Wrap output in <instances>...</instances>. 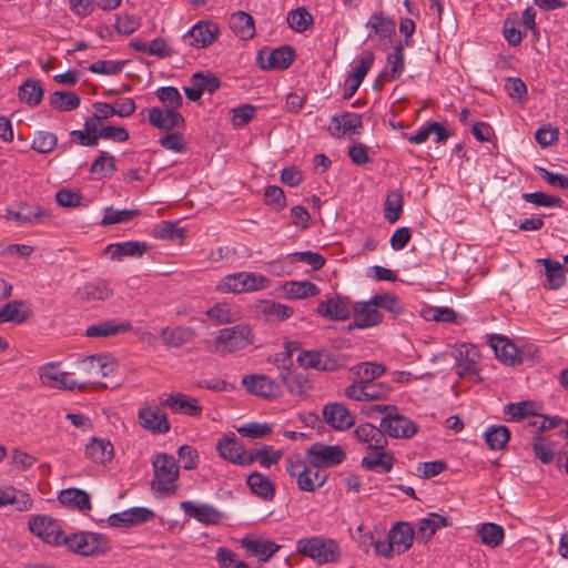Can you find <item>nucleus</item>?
Returning <instances> with one entry per match:
<instances>
[{
    "mask_svg": "<svg viewBox=\"0 0 568 568\" xmlns=\"http://www.w3.org/2000/svg\"><path fill=\"white\" fill-rule=\"evenodd\" d=\"M255 335L248 324L241 323L217 331L213 351L225 355L240 352L254 343Z\"/></svg>",
    "mask_w": 568,
    "mask_h": 568,
    "instance_id": "1",
    "label": "nucleus"
},
{
    "mask_svg": "<svg viewBox=\"0 0 568 568\" xmlns=\"http://www.w3.org/2000/svg\"><path fill=\"white\" fill-rule=\"evenodd\" d=\"M62 542L68 550L83 557H98L110 550L109 539L104 535L93 531L65 535Z\"/></svg>",
    "mask_w": 568,
    "mask_h": 568,
    "instance_id": "2",
    "label": "nucleus"
},
{
    "mask_svg": "<svg viewBox=\"0 0 568 568\" xmlns=\"http://www.w3.org/2000/svg\"><path fill=\"white\" fill-rule=\"evenodd\" d=\"M296 548L301 555L310 557L318 564L336 561L341 556L337 542L321 536L300 539Z\"/></svg>",
    "mask_w": 568,
    "mask_h": 568,
    "instance_id": "3",
    "label": "nucleus"
},
{
    "mask_svg": "<svg viewBox=\"0 0 568 568\" xmlns=\"http://www.w3.org/2000/svg\"><path fill=\"white\" fill-rule=\"evenodd\" d=\"M154 479L152 481L153 489L172 494L175 491V485L179 477V467L172 455L160 454L153 460Z\"/></svg>",
    "mask_w": 568,
    "mask_h": 568,
    "instance_id": "4",
    "label": "nucleus"
},
{
    "mask_svg": "<svg viewBox=\"0 0 568 568\" xmlns=\"http://www.w3.org/2000/svg\"><path fill=\"white\" fill-rule=\"evenodd\" d=\"M28 525L29 530L44 542L62 546V539L65 537V534L61 530L57 520L45 515H37L29 519Z\"/></svg>",
    "mask_w": 568,
    "mask_h": 568,
    "instance_id": "5",
    "label": "nucleus"
},
{
    "mask_svg": "<svg viewBox=\"0 0 568 568\" xmlns=\"http://www.w3.org/2000/svg\"><path fill=\"white\" fill-rule=\"evenodd\" d=\"M311 466L314 468L339 465L346 458V453L337 445L316 443L307 450Z\"/></svg>",
    "mask_w": 568,
    "mask_h": 568,
    "instance_id": "6",
    "label": "nucleus"
},
{
    "mask_svg": "<svg viewBox=\"0 0 568 568\" xmlns=\"http://www.w3.org/2000/svg\"><path fill=\"white\" fill-rule=\"evenodd\" d=\"M267 282L265 276L242 272L227 275L220 287L223 292L241 293L264 288Z\"/></svg>",
    "mask_w": 568,
    "mask_h": 568,
    "instance_id": "7",
    "label": "nucleus"
},
{
    "mask_svg": "<svg viewBox=\"0 0 568 568\" xmlns=\"http://www.w3.org/2000/svg\"><path fill=\"white\" fill-rule=\"evenodd\" d=\"M242 386L252 395L272 399L281 394V386L274 379L262 374L245 375L242 378Z\"/></svg>",
    "mask_w": 568,
    "mask_h": 568,
    "instance_id": "8",
    "label": "nucleus"
},
{
    "mask_svg": "<svg viewBox=\"0 0 568 568\" xmlns=\"http://www.w3.org/2000/svg\"><path fill=\"white\" fill-rule=\"evenodd\" d=\"M456 373L460 377H469L473 381L478 378L477 361L479 358L478 349L473 344H462L456 348Z\"/></svg>",
    "mask_w": 568,
    "mask_h": 568,
    "instance_id": "9",
    "label": "nucleus"
},
{
    "mask_svg": "<svg viewBox=\"0 0 568 568\" xmlns=\"http://www.w3.org/2000/svg\"><path fill=\"white\" fill-rule=\"evenodd\" d=\"M381 427L393 438H410L417 430V425L408 417L399 415L396 412L389 413L381 420Z\"/></svg>",
    "mask_w": 568,
    "mask_h": 568,
    "instance_id": "10",
    "label": "nucleus"
},
{
    "mask_svg": "<svg viewBox=\"0 0 568 568\" xmlns=\"http://www.w3.org/2000/svg\"><path fill=\"white\" fill-rule=\"evenodd\" d=\"M353 305L347 296L334 294L317 305V313L333 321H345L349 317Z\"/></svg>",
    "mask_w": 568,
    "mask_h": 568,
    "instance_id": "11",
    "label": "nucleus"
},
{
    "mask_svg": "<svg viewBox=\"0 0 568 568\" xmlns=\"http://www.w3.org/2000/svg\"><path fill=\"white\" fill-rule=\"evenodd\" d=\"M354 321L348 325V331L353 327L367 328L376 326L383 321V314L372 303V298L365 302H356L353 305Z\"/></svg>",
    "mask_w": 568,
    "mask_h": 568,
    "instance_id": "12",
    "label": "nucleus"
},
{
    "mask_svg": "<svg viewBox=\"0 0 568 568\" xmlns=\"http://www.w3.org/2000/svg\"><path fill=\"white\" fill-rule=\"evenodd\" d=\"M220 34L216 23L211 21H199L184 36L183 40L195 48H205L213 43Z\"/></svg>",
    "mask_w": 568,
    "mask_h": 568,
    "instance_id": "13",
    "label": "nucleus"
},
{
    "mask_svg": "<svg viewBox=\"0 0 568 568\" xmlns=\"http://www.w3.org/2000/svg\"><path fill=\"white\" fill-rule=\"evenodd\" d=\"M41 383L44 386L59 389L73 390L81 389L83 386L79 385L77 381L70 378L65 372L59 371L54 363H48L40 368L39 372Z\"/></svg>",
    "mask_w": 568,
    "mask_h": 568,
    "instance_id": "14",
    "label": "nucleus"
},
{
    "mask_svg": "<svg viewBox=\"0 0 568 568\" xmlns=\"http://www.w3.org/2000/svg\"><path fill=\"white\" fill-rule=\"evenodd\" d=\"M139 423L142 428L153 434H165L170 430L166 414L158 407L145 406L139 409Z\"/></svg>",
    "mask_w": 568,
    "mask_h": 568,
    "instance_id": "15",
    "label": "nucleus"
},
{
    "mask_svg": "<svg viewBox=\"0 0 568 568\" xmlns=\"http://www.w3.org/2000/svg\"><path fill=\"white\" fill-rule=\"evenodd\" d=\"M149 123L159 130L171 131L174 128H182L185 123L179 111L151 108L149 110Z\"/></svg>",
    "mask_w": 568,
    "mask_h": 568,
    "instance_id": "16",
    "label": "nucleus"
},
{
    "mask_svg": "<svg viewBox=\"0 0 568 568\" xmlns=\"http://www.w3.org/2000/svg\"><path fill=\"white\" fill-rule=\"evenodd\" d=\"M363 128L362 116L354 112H343L334 115L331 120L329 132L333 136H342L344 134H359Z\"/></svg>",
    "mask_w": 568,
    "mask_h": 568,
    "instance_id": "17",
    "label": "nucleus"
},
{
    "mask_svg": "<svg viewBox=\"0 0 568 568\" xmlns=\"http://www.w3.org/2000/svg\"><path fill=\"white\" fill-rule=\"evenodd\" d=\"M161 405L168 407L173 413L185 414L189 416H200L203 410L196 398L190 397L183 393L170 394Z\"/></svg>",
    "mask_w": 568,
    "mask_h": 568,
    "instance_id": "18",
    "label": "nucleus"
},
{
    "mask_svg": "<svg viewBox=\"0 0 568 568\" xmlns=\"http://www.w3.org/2000/svg\"><path fill=\"white\" fill-rule=\"evenodd\" d=\"M323 417L334 429H347L355 423L354 416L351 412L338 403L325 405L323 408Z\"/></svg>",
    "mask_w": 568,
    "mask_h": 568,
    "instance_id": "19",
    "label": "nucleus"
},
{
    "mask_svg": "<svg viewBox=\"0 0 568 568\" xmlns=\"http://www.w3.org/2000/svg\"><path fill=\"white\" fill-rule=\"evenodd\" d=\"M180 508L185 513V515L193 517L205 525L219 524L222 518V514L216 508L207 504L195 505L193 501L184 500L180 504Z\"/></svg>",
    "mask_w": 568,
    "mask_h": 568,
    "instance_id": "20",
    "label": "nucleus"
},
{
    "mask_svg": "<svg viewBox=\"0 0 568 568\" xmlns=\"http://www.w3.org/2000/svg\"><path fill=\"white\" fill-rule=\"evenodd\" d=\"M149 246L145 242L126 241L120 243H111L105 247V253L111 260L122 261L124 257H141L148 252Z\"/></svg>",
    "mask_w": 568,
    "mask_h": 568,
    "instance_id": "21",
    "label": "nucleus"
},
{
    "mask_svg": "<svg viewBox=\"0 0 568 568\" xmlns=\"http://www.w3.org/2000/svg\"><path fill=\"white\" fill-rule=\"evenodd\" d=\"M489 344L496 357L506 365L514 366L521 362L517 347L507 338L499 335H491Z\"/></svg>",
    "mask_w": 568,
    "mask_h": 568,
    "instance_id": "22",
    "label": "nucleus"
},
{
    "mask_svg": "<svg viewBox=\"0 0 568 568\" xmlns=\"http://www.w3.org/2000/svg\"><path fill=\"white\" fill-rule=\"evenodd\" d=\"M12 505L18 511H28L32 508L33 501L30 495L13 486H0V508Z\"/></svg>",
    "mask_w": 568,
    "mask_h": 568,
    "instance_id": "23",
    "label": "nucleus"
},
{
    "mask_svg": "<svg viewBox=\"0 0 568 568\" xmlns=\"http://www.w3.org/2000/svg\"><path fill=\"white\" fill-rule=\"evenodd\" d=\"M114 455L113 445L109 439L92 437L85 446V456L95 464H106Z\"/></svg>",
    "mask_w": 568,
    "mask_h": 568,
    "instance_id": "24",
    "label": "nucleus"
},
{
    "mask_svg": "<svg viewBox=\"0 0 568 568\" xmlns=\"http://www.w3.org/2000/svg\"><path fill=\"white\" fill-rule=\"evenodd\" d=\"M75 295L83 302L105 301L112 296V290L105 281L97 280L83 284L77 290Z\"/></svg>",
    "mask_w": 568,
    "mask_h": 568,
    "instance_id": "25",
    "label": "nucleus"
},
{
    "mask_svg": "<svg viewBox=\"0 0 568 568\" xmlns=\"http://www.w3.org/2000/svg\"><path fill=\"white\" fill-rule=\"evenodd\" d=\"M244 446L236 438L234 433H229L216 443V450L221 458L237 464L243 453Z\"/></svg>",
    "mask_w": 568,
    "mask_h": 568,
    "instance_id": "26",
    "label": "nucleus"
},
{
    "mask_svg": "<svg viewBox=\"0 0 568 568\" xmlns=\"http://www.w3.org/2000/svg\"><path fill=\"white\" fill-rule=\"evenodd\" d=\"M280 377L287 392L293 396H303L312 389L310 379L303 373L286 369L281 371Z\"/></svg>",
    "mask_w": 568,
    "mask_h": 568,
    "instance_id": "27",
    "label": "nucleus"
},
{
    "mask_svg": "<svg viewBox=\"0 0 568 568\" xmlns=\"http://www.w3.org/2000/svg\"><path fill=\"white\" fill-rule=\"evenodd\" d=\"M194 336V329L189 326L164 327L160 333L162 342L169 347H181L192 341Z\"/></svg>",
    "mask_w": 568,
    "mask_h": 568,
    "instance_id": "28",
    "label": "nucleus"
},
{
    "mask_svg": "<svg viewBox=\"0 0 568 568\" xmlns=\"http://www.w3.org/2000/svg\"><path fill=\"white\" fill-rule=\"evenodd\" d=\"M387 535L396 551L403 554L412 547L415 531L408 523H397Z\"/></svg>",
    "mask_w": 568,
    "mask_h": 568,
    "instance_id": "29",
    "label": "nucleus"
},
{
    "mask_svg": "<svg viewBox=\"0 0 568 568\" xmlns=\"http://www.w3.org/2000/svg\"><path fill=\"white\" fill-rule=\"evenodd\" d=\"M246 484L251 491L265 501L273 500L275 496L274 484L263 474L254 471L246 478Z\"/></svg>",
    "mask_w": 568,
    "mask_h": 568,
    "instance_id": "30",
    "label": "nucleus"
},
{
    "mask_svg": "<svg viewBox=\"0 0 568 568\" xmlns=\"http://www.w3.org/2000/svg\"><path fill=\"white\" fill-rule=\"evenodd\" d=\"M130 329V323H119L115 320H108L88 326L85 329V335L88 337H109L120 333L129 332Z\"/></svg>",
    "mask_w": 568,
    "mask_h": 568,
    "instance_id": "31",
    "label": "nucleus"
},
{
    "mask_svg": "<svg viewBox=\"0 0 568 568\" xmlns=\"http://www.w3.org/2000/svg\"><path fill=\"white\" fill-rule=\"evenodd\" d=\"M30 311L23 301H11L0 307V323L21 324L29 317Z\"/></svg>",
    "mask_w": 568,
    "mask_h": 568,
    "instance_id": "32",
    "label": "nucleus"
},
{
    "mask_svg": "<svg viewBox=\"0 0 568 568\" xmlns=\"http://www.w3.org/2000/svg\"><path fill=\"white\" fill-rule=\"evenodd\" d=\"M58 499L62 505L77 508L80 511L91 509L89 494L79 488H68L61 490Z\"/></svg>",
    "mask_w": 568,
    "mask_h": 568,
    "instance_id": "33",
    "label": "nucleus"
},
{
    "mask_svg": "<svg viewBox=\"0 0 568 568\" xmlns=\"http://www.w3.org/2000/svg\"><path fill=\"white\" fill-rule=\"evenodd\" d=\"M395 458L390 453L378 452L368 454L362 459V467L367 470H374L381 474H385L392 470Z\"/></svg>",
    "mask_w": 568,
    "mask_h": 568,
    "instance_id": "34",
    "label": "nucleus"
},
{
    "mask_svg": "<svg viewBox=\"0 0 568 568\" xmlns=\"http://www.w3.org/2000/svg\"><path fill=\"white\" fill-rule=\"evenodd\" d=\"M366 27L379 39H387L395 34L396 23L383 12H375L369 17Z\"/></svg>",
    "mask_w": 568,
    "mask_h": 568,
    "instance_id": "35",
    "label": "nucleus"
},
{
    "mask_svg": "<svg viewBox=\"0 0 568 568\" xmlns=\"http://www.w3.org/2000/svg\"><path fill=\"white\" fill-rule=\"evenodd\" d=\"M242 545L251 555L258 557L263 562H266L280 549V546L275 542L263 539H243Z\"/></svg>",
    "mask_w": 568,
    "mask_h": 568,
    "instance_id": "36",
    "label": "nucleus"
},
{
    "mask_svg": "<svg viewBox=\"0 0 568 568\" xmlns=\"http://www.w3.org/2000/svg\"><path fill=\"white\" fill-rule=\"evenodd\" d=\"M206 316L216 325L232 324L239 321L240 314L226 303H217L206 311Z\"/></svg>",
    "mask_w": 568,
    "mask_h": 568,
    "instance_id": "37",
    "label": "nucleus"
},
{
    "mask_svg": "<svg viewBox=\"0 0 568 568\" xmlns=\"http://www.w3.org/2000/svg\"><path fill=\"white\" fill-rule=\"evenodd\" d=\"M231 28L243 40L252 39L255 34L254 19L244 11H237L232 16Z\"/></svg>",
    "mask_w": 568,
    "mask_h": 568,
    "instance_id": "38",
    "label": "nucleus"
},
{
    "mask_svg": "<svg viewBox=\"0 0 568 568\" xmlns=\"http://www.w3.org/2000/svg\"><path fill=\"white\" fill-rule=\"evenodd\" d=\"M326 479L327 476L322 474L318 468L303 467L302 473L298 474L297 486L303 491H314L322 487Z\"/></svg>",
    "mask_w": 568,
    "mask_h": 568,
    "instance_id": "39",
    "label": "nucleus"
},
{
    "mask_svg": "<svg viewBox=\"0 0 568 568\" xmlns=\"http://www.w3.org/2000/svg\"><path fill=\"white\" fill-rule=\"evenodd\" d=\"M284 294L287 298H306L310 296H315L320 293V288L312 282L304 281H291L286 282L283 285Z\"/></svg>",
    "mask_w": 568,
    "mask_h": 568,
    "instance_id": "40",
    "label": "nucleus"
},
{
    "mask_svg": "<svg viewBox=\"0 0 568 568\" xmlns=\"http://www.w3.org/2000/svg\"><path fill=\"white\" fill-rule=\"evenodd\" d=\"M387 63L390 65V70L384 71L381 77L387 81L399 78L405 69L403 43L399 42L394 47L393 52L387 55Z\"/></svg>",
    "mask_w": 568,
    "mask_h": 568,
    "instance_id": "41",
    "label": "nucleus"
},
{
    "mask_svg": "<svg viewBox=\"0 0 568 568\" xmlns=\"http://www.w3.org/2000/svg\"><path fill=\"white\" fill-rule=\"evenodd\" d=\"M546 271V286L550 290H558L566 283L564 268L559 262H554L549 258L539 260Z\"/></svg>",
    "mask_w": 568,
    "mask_h": 568,
    "instance_id": "42",
    "label": "nucleus"
},
{
    "mask_svg": "<svg viewBox=\"0 0 568 568\" xmlns=\"http://www.w3.org/2000/svg\"><path fill=\"white\" fill-rule=\"evenodd\" d=\"M352 372L356 375L359 384H372L374 379L382 376L385 366L373 362H364L352 367Z\"/></svg>",
    "mask_w": 568,
    "mask_h": 568,
    "instance_id": "43",
    "label": "nucleus"
},
{
    "mask_svg": "<svg viewBox=\"0 0 568 568\" xmlns=\"http://www.w3.org/2000/svg\"><path fill=\"white\" fill-rule=\"evenodd\" d=\"M18 95L22 102L36 106L43 98V88L40 81L29 79L19 87Z\"/></svg>",
    "mask_w": 568,
    "mask_h": 568,
    "instance_id": "44",
    "label": "nucleus"
},
{
    "mask_svg": "<svg viewBox=\"0 0 568 568\" xmlns=\"http://www.w3.org/2000/svg\"><path fill=\"white\" fill-rule=\"evenodd\" d=\"M477 531L481 542L491 548L499 546L505 537L503 527L494 523L483 524Z\"/></svg>",
    "mask_w": 568,
    "mask_h": 568,
    "instance_id": "45",
    "label": "nucleus"
},
{
    "mask_svg": "<svg viewBox=\"0 0 568 568\" xmlns=\"http://www.w3.org/2000/svg\"><path fill=\"white\" fill-rule=\"evenodd\" d=\"M50 104L59 111H71L79 106L80 98L74 92L55 91L49 98Z\"/></svg>",
    "mask_w": 568,
    "mask_h": 568,
    "instance_id": "46",
    "label": "nucleus"
},
{
    "mask_svg": "<svg viewBox=\"0 0 568 568\" xmlns=\"http://www.w3.org/2000/svg\"><path fill=\"white\" fill-rule=\"evenodd\" d=\"M509 429L504 425L489 426L485 432V440L490 449H501L509 440Z\"/></svg>",
    "mask_w": 568,
    "mask_h": 568,
    "instance_id": "47",
    "label": "nucleus"
},
{
    "mask_svg": "<svg viewBox=\"0 0 568 568\" xmlns=\"http://www.w3.org/2000/svg\"><path fill=\"white\" fill-rule=\"evenodd\" d=\"M520 21L516 13L509 14L503 26V33L509 45H518L526 32L519 29Z\"/></svg>",
    "mask_w": 568,
    "mask_h": 568,
    "instance_id": "48",
    "label": "nucleus"
},
{
    "mask_svg": "<svg viewBox=\"0 0 568 568\" xmlns=\"http://www.w3.org/2000/svg\"><path fill=\"white\" fill-rule=\"evenodd\" d=\"M403 211V195L398 191L390 192L384 203V216L390 224L397 222Z\"/></svg>",
    "mask_w": 568,
    "mask_h": 568,
    "instance_id": "49",
    "label": "nucleus"
},
{
    "mask_svg": "<svg viewBox=\"0 0 568 568\" xmlns=\"http://www.w3.org/2000/svg\"><path fill=\"white\" fill-rule=\"evenodd\" d=\"M44 216V211L40 207H30L28 205H21L18 211L8 210L6 217L8 220H14L20 223L33 224L39 222Z\"/></svg>",
    "mask_w": 568,
    "mask_h": 568,
    "instance_id": "50",
    "label": "nucleus"
},
{
    "mask_svg": "<svg viewBox=\"0 0 568 568\" xmlns=\"http://www.w3.org/2000/svg\"><path fill=\"white\" fill-rule=\"evenodd\" d=\"M140 215L139 210H115L112 206L104 209V215L101 225H111L116 223H126Z\"/></svg>",
    "mask_w": 568,
    "mask_h": 568,
    "instance_id": "51",
    "label": "nucleus"
},
{
    "mask_svg": "<svg viewBox=\"0 0 568 568\" xmlns=\"http://www.w3.org/2000/svg\"><path fill=\"white\" fill-rule=\"evenodd\" d=\"M156 97L165 110H174L182 105L183 99L179 90L174 87H162L156 90Z\"/></svg>",
    "mask_w": 568,
    "mask_h": 568,
    "instance_id": "52",
    "label": "nucleus"
},
{
    "mask_svg": "<svg viewBox=\"0 0 568 568\" xmlns=\"http://www.w3.org/2000/svg\"><path fill=\"white\" fill-rule=\"evenodd\" d=\"M372 303L375 304L377 308H383L393 315H400L404 313V306L397 296L389 293L372 296Z\"/></svg>",
    "mask_w": 568,
    "mask_h": 568,
    "instance_id": "53",
    "label": "nucleus"
},
{
    "mask_svg": "<svg viewBox=\"0 0 568 568\" xmlns=\"http://www.w3.org/2000/svg\"><path fill=\"white\" fill-rule=\"evenodd\" d=\"M152 234L160 240H181L184 231L175 222L163 221L153 227Z\"/></svg>",
    "mask_w": 568,
    "mask_h": 568,
    "instance_id": "54",
    "label": "nucleus"
},
{
    "mask_svg": "<svg viewBox=\"0 0 568 568\" xmlns=\"http://www.w3.org/2000/svg\"><path fill=\"white\" fill-rule=\"evenodd\" d=\"M287 23L294 31L304 32L313 23V17L305 8H297L288 12Z\"/></svg>",
    "mask_w": 568,
    "mask_h": 568,
    "instance_id": "55",
    "label": "nucleus"
},
{
    "mask_svg": "<svg viewBox=\"0 0 568 568\" xmlns=\"http://www.w3.org/2000/svg\"><path fill=\"white\" fill-rule=\"evenodd\" d=\"M113 171H115V161L113 155L105 151H100V155L91 164L90 172L101 179L105 178Z\"/></svg>",
    "mask_w": 568,
    "mask_h": 568,
    "instance_id": "56",
    "label": "nucleus"
},
{
    "mask_svg": "<svg viewBox=\"0 0 568 568\" xmlns=\"http://www.w3.org/2000/svg\"><path fill=\"white\" fill-rule=\"evenodd\" d=\"M534 406V403L529 400L511 403L505 406L504 413L509 416V420L519 422L527 416L535 415Z\"/></svg>",
    "mask_w": 568,
    "mask_h": 568,
    "instance_id": "57",
    "label": "nucleus"
},
{
    "mask_svg": "<svg viewBox=\"0 0 568 568\" xmlns=\"http://www.w3.org/2000/svg\"><path fill=\"white\" fill-rule=\"evenodd\" d=\"M58 143V138L54 133L48 131H38L32 141V150L45 154L51 152Z\"/></svg>",
    "mask_w": 568,
    "mask_h": 568,
    "instance_id": "58",
    "label": "nucleus"
},
{
    "mask_svg": "<svg viewBox=\"0 0 568 568\" xmlns=\"http://www.w3.org/2000/svg\"><path fill=\"white\" fill-rule=\"evenodd\" d=\"M191 83L194 85H199L202 93H204V92L213 93L221 85L220 79L211 72H206V73L195 72L191 77Z\"/></svg>",
    "mask_w": 568,
    "mask_h": 568,
    "instance_id": "59",
    "label": "nucleus"
},
{
    "mask_svg": "<svg viewBox=\"0 0 568 568\" xmlns=\"http://www.w3.org/2000/svg\"><path fill=\"white\" fill-rule=\"evenodd\" d=\"M126 61L98 60L89 65V71L97 74L115 75L122 72Z\"/></svg>",
    "mask_w": 568,
    "mask_h": 568,
    "instance_id": "60",
    "label": "nucleus"
},
{
    "mask_svg": "<svg viewBox=\"0 0 568 568\" xmlns=\"http://www.w3.org/2000/svg\"><path fill=\"white\" fill-rule=\"evenodd\" d=\"M237 433L252 439L264 438L272 433V426L267 423L251 422L239 427Z\"/></svg>",
    "mask_w": 568,
    "mask_h": 568,
    "instance_id": "61",
    "label": "nucleus"
},
{
    "mask_svg": "<svg viewBox=\"0 0 568 568\" xmlns=\"http://www.w3.org/2000/svg\"><path fill=\"white\" fill-rule=\"evenodd\" d=\"M141 21L140 18L134 14H120L118 16L114 29L119 34L130 36L140 28Z\"/></svg>",
    "mask_w": 568,
    "mask_h": 568,
    "instance_id": "62",
    "label": "nucleus"
},
{
    "mask_svg": "<svg viewBox=\"0 0 568 568\" xmlns=\"http://www.w3.org/2000/svg\"><path fill=\"white\" fill-rule=\"evenodd\" d=\"M262 312L270 320L284 321L292 316L293 308L281 303L265 302Z\"/></svg>",
    "mask_w": 568,
    "mask_h": 568,
    "instance_id": "63",
    "label": "nucleus"
},
{
    "mask_svg": "<svg viewBox=\"0 0 568 568\" xmlns=\"http://www.w3.org/2000/svg\"><path fill=\"white\" fill-rule=\"evenodd\" d=\"M271 59L275 69L284 70L293 62L294 51L291 47L283 45L271 51Z\"/></svg>",
    "mask_w": 568,
    "mask_h": 568,
    "instance_id": "64",
    "label": "nucleus"
}]
</instances>
